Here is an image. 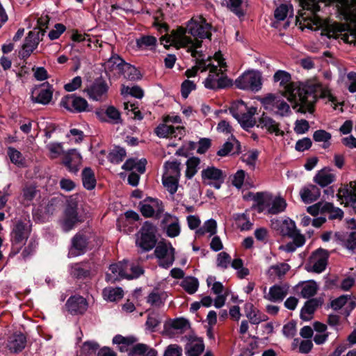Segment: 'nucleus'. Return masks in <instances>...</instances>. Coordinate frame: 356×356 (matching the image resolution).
I'll list each match as a JSON object with an SVG mask.
<instances>
[{
  "instance_id": "nucleus-1",
  "label": "nucleus",
  "mask_w": 356,
  "mask_h": 356,
  "mask_svg": "<svg viewBox=\"0 0 356 356\" xmlns=\"http://www.w3.org/2000/svg\"><path fill=\"white\" fill-rule=\"evenodd\" d=\"M291 79V74L284 70L277 71L273 76L274 81H280V86L284 87V95L290 102L294 103L293 108L299 106L298 113H305L308 111L312 113L318 99L319 86L309 81L297 86Z\"/></svg>"
},
{
  "instance_id": "nucleus-33",
  "label": "nucleus",
  "mask_w": 356,
  "mask_h": 356,
  "mask_svg": "<svg viewBox=\"0 0 356 356\" xmlns=\"http://www.w3.org/2000/svg\"><path fill=\"white\" fill-rule=\"evenodd\" d=\"M154 134L161 138H168L169 136L177 137V135H175V127L167 125L164 122L159 124L154 129Z\"/></svg>"
},
{
  "instance_id": "nucleus-57",
  "label": "nucleus",
  "mask_w": 356,
  "mask_h": 356,
  "mask_svg": "<svg viewBox=\"0 0 356 356\" xmlns=\"http://www.w3.org/2000/svg\"><path fill=\"white\" fill-rule=\"evenodd\" d=\"M289 10L286 4H281L274 11V17L277 21H283L286 19Z\"/></svg>"
},
{
  "instance_id": "nucleus-32",
  "label": "nucleus",
  "mask_w": 356,
  "mask_h": 356,
  "mask_svg": "<svg viewBox=\"0 0 356 356\" xmlns=\"http://www.w3.org/2000/svg\"><path fill=\"white\" fill-rule=\"evenodd\" d=\"M334 180V175L325 173L323 170L318 171L314 177V181L323 188L332 184Z\"/></svg>"
},
{
  "instance_id": "nucleus-18",
  "label": "nucleus",
  "mask_w": 356,
  "mask_h": 356,
  "mask_svg": "<svg viewBox=\"0 0 356 356\" xmlns=\"http://www.w3.org/2000/svg\"><path fill=\"white\" fill-rule=\"evenodd\" d=\"M258 122L257 127L266 129L270 134H275L276 136H284V132L280 129V123L272 118L266 115L264 113L259 118Z\"/></svg>"
},
{
  "instance_id": "nucleus-24",
  "label": "nucleus",
  "mask_w": 356,
  "mask_h": 356,
  "mask_svg": "<svg viewBox=\"0 0 356 356\" xmlns=\"http://www.w3.org/2000/svg\"><path fill=\"white\" fill-rule=\"evenodd\" d=\"M91 267L88 262L77 263L72 266L70 275L77 280H84L90 276Z\"/></svg>"
},
{
  "instance_id": "nucleus-43",
  "label": "nucleus",
  "mask_w": 356,
  "mask_h": 356,
  "mask_svg": "<svg viewBox=\"0 0 356 356\" xmlns=\"http://www.w3.org/2000/svg\"><path fill=\"white\" fill-rule=\"evenodd\" d=\"M317 290L318 286L316 282L311 280L302 287L301 296L305 298H309L317 293Z\"/></svg>"
},
{
  "instance_id": "nucleus-63",
  "label": "nucleus",
  "mask_w": 356,
  "mask_h": 356,
  "mask_svg": "<svg viewBox=\"0 0 356 356\" xmlns=\"http://www.w3.org/2000/svg\"><path fill=\"white\" fill-rule=\"evenodd\" d=\"M245 172L243 170H238L232 179V184L237 188H241L243 184Z\"/></svg>"
},
{
  "instance_id": "nucleus-19",
  "label": "nucleus",
  "mask_w": 356,
  "mask_h": 356,
  "mask_svg": "<svg viewBox=\"0 0 356 356\" xmlns=\"http://www.w3.org/2000/svg\"><path fill=\"white\" fill-rule=\"evenodd\" d=\"M81 160V154L75 149H70L65 155H64L62 163L69 170L70 172L76 173L79 168L76 163L80 162Z\"/></svg>"
},
{
  "instance_id": "nucleus-54",
  "label": "nucleus",
  "mask_w": 356,
  "mask_h": 356,
  "mask_svg": "<svg viewBox=\"0 0 356 356\" xmlns=\"http://www.w3.org/2000/svg\"><path fill=\"white\" fill-rule=\"evenodd\" d=\"M147 302L152 306L158 307H160L161 305L164 304L163 301L161 299V295L158 292H155L154 291H153L148 295L147 298Z\"/></svg>"
},
{
  "instance_id": "nucleus-13",
  "label": "nucleus",
  "mask_w": 356,
  "mask_h": 356,
  "mask_svg": "<svg viewBox=\"0 0 356 356\" xmlns=\"http://www.w3.org/2000/svg\"><path fill=\"white\" fill-rule=\"evenodd\" d=\"M329 252L327 250L321 248L316 250L310 257V260L314 261L312 271L316 273L324 271L327 264Z\"/></svg>"
},
{
  "instance_id": "nucleus-61",
  "label": "nucleus",
  "mask_w": 356,
  "mask_h": 356,
  "mask_svg": "<svg viewBox=\"0 0 356 356\" xmlns=\"http://www.w3.org/2000/svg\"><path fill=\"white\" fill-rule=\"evenodd\" d=\"M211 146V140L208 138H202L198 142L197 152L202 154L207 152Z\"/></svg>"
},
{
  "instance_id": "nucleus-31",
  "label": "nucleus",
  "mask_w": 356,
  "mask_h": 356,
  "mask_svg": "<svg viewBox=\"0 0 356 356\" xmlns=\"http://www.w3.org/2000/svg\"><path fill=\"white\" fill-rule=\"evenodd\" d=\"M180 286L188 293H195L199 287V281L197 278L192 276H188L181 281Z\"/></svg>"
},
{
  "instance_id": "nucleus-60",
  "label": "nucleus",
  "mask_w": 356,
  "mask_h": 356,
  "mask_svg": "<svg viewBox=\"0 0 356 356\" xmlns=\"http://www.w3.org/2000/svg\"><path fill=\"white\" fill-rule=\"evenodd\" d=\"M283 334L286 337L291 338L295 336L296 332V323L292 321L284 325Z\"/></svg>"
},
{
  "instance_id": "nucleus-8",
  "label": "nucleus",
  "mask_w": 356,
  "mask_h": 356,
  "mask_svg": "<svg viewBox=\"0 0 356 356\" xmlns=\"http://www.w3.org/2000/svg\"><path fill=\"white\" fill-rule=\"evenodd\" d=\"M84 221L83 218L79 215L78 204L75 201L70 202L64 211V216L62 222V227L64 231L69 232L74 227Z\"/></svg>"
},
{
  "instance_id": "nucleus-39",
  "label": "nucleus",
  "mask_w": 356,
  "mask_h": 356,
  "mask_svg": "<svg viewBox=\"0 0 356 356\" xmlns=\"http://www.w3.org/2000/svg\"><path fill=\"white\" fill-rule=\"evenodd\" d=\"M244 310L247 318L250 320V323L254 325H258L262 321H265L268 319L267 316H264V318H257V314H254L251 316V312H254V307L252 303L246 302L244 305Z\"/></svg>"
},
{
  "instance_id": "nucleus-3",
  "label": "nucleus",
  "mask_w": 356,
  "mask_h": 356,
  "mask_svg": "<svg viewBox=\"0 0 356 356\" xmlns=\"http://www.w3.org/2000/svg\"><path fill=\"white\" fill-rule=\"evenodd\" d=\"M103 240L95 234L79 232L71 239L70 254L73 257L84 254L88 249L99 248Z\"/></svg>"
},
{
  "instance_id": "nucleus-15",
  "label": "nucleus",
  "mask_w": 356,
  "mask_h": 356,
  "mask_svg": "<svg viewBox=\"0 0 356 356\" xmlns=\"http://www.w3.org/2000/svg\"><path fill=\"white\" fill-rule=\"evenodd\" d=\"M123 261L124 262H118L110 265L109 270L114 275H112L111 274L109 273H106V282L115 284L116 282H118L122 279H125V276H127V261L125 260H124Z\"/></svg>"
},
{
  "instance_id": "nucleus-12",
  "label": "nucleus",
  "mask_w": 356,
  "mask_h": 356,
  "mask_svg": "<svg viewBox=\"0 0 356 356\" xmlns=\"http://www.w3.org/2000/svg\"><path fill=\"white\" fill-rule=\"evenodd\" d=\"M95 115L102 122L121 124L122 122L120 112L113 106H108L105 111L98 108L95 111Z\"/></svg>"
},
{
  "instance_id": "nucleus-9",
  "label": "nucleus",
  "mask_w": 356,
  "mask_h": 356,
  "mask_svg": "<svg viewBox=\"0 0 356 356\" xmlns=\"http://www.w3.org/2000/svg\"><path fill=\"white\" fill-rule=\"evenodd\" d=\"M60 105L71 113L90 111L89 104L86 99L75 94L67 95L60 101Z\"/></svg>"
},
{
  "instance_id": "nucleus-30",
  "label": "nucleus",
  "mask_w": 356,
  "mask_h": 356,
  "mask_svg": "<svg viewBox=\"0 0 356 356\" xmlns=\"http://www.w3.org/2000/svg\"><path fill=\"white\" fill-rule=\"evenodd\" d=\"M102 295L105 300L114 302L122 299L124 292L120 287H106L103 289Z\"/></svg>"
},
{
  "instance_id": "nucleus-6",
  "label": "nucleus",
  "mask_w": 356,
  "mask_h": 356,
  "mask_svg": "<svg viewBox=\"0 0 356 356\" xmlns=\"http://www.w3.org/2000/svg\"><path fill=\"white\" fill-rule=\"evenodd\" d=\"M237 88L244 90L257 92L261 88V77L259 72L248 71L238 76L235 81Z\"/></svg>"
},
{
  "instance_id": "nucleus-25",
  "label": "nucleus",
  "mask_w": 356,
  "mask_h": 356,
  "mask_svg": "<svg viewBox=\"0 0 356 356\" xmlns=\"http://www.w3.org/2000/svg\"><path fill=\"white\" fill-rule=\"evenodd\" d=\"M338 200L343 202L345 207L350 206L356 213V193L349 191L347 188H340L337 194Z\"/></svg>"
},
{
  "instance_id": "nucleus-41",
  "label": "nucleus",
  "mask_w": 356,
  "mask_h": 356,
  "mask_svg": "<svg viewBox=\"0 0 356 356\" xmlns=\"http://www.w3.org/2000/svg\"><path fill=\"white\" fill-rule=\"evenodd\" d=\"M243 3V0H229L227 8L238 18H241L245 15V12L242 9Z\"/></svg>"
},
{
  "instance_id": "nucleus-46",
  "label": "nucleus",
  "mask_w": 356,
  "mask_h": 356,
  "mask_svg": "<svg viewBox=\"0 0 356 356\" xmlns=\"http://www.w3.org/2000/svg\"><path fill=\"white\" fill-rule=\"evenodd\" d=\"M168 237L175 238L179 235L181 228L179 224V220L176 218V221L169 224L164 229Z\"/></svg>"
},
{
  "instance_id": "nucleus-36",
  "label": "nucleus",
  "mask_w": 356,
  "mask_h": 356,
  "mask_svg": "<svg viewBox=\"0 0 356 356\" xmlns=\"http://www.w3.org/2000/svg\"><path fill=\"white\" fill-rule=\"evenodd\" d=\"M7 154L11 163L13 164L18 167H22L24 165L25 161L22 154L15 147H8L7 149Z\"/></svg>"
},
{
  "instance_id": "nucleus-2",
  "label": "nucleus",
  "mask_w": 356,
  "mask_h": 356,
  "mask_svg": "<svg viewBox=\"0 0 356 356\" xmlns=\"http://www.w3.org/2000/svg\"><path fill=\"white\" fill-rule=\"evenodd\" d=\"M248 195L255 202L252 208L259 213L268 208V213L275 215L284 211L286 207V202L284 198L279 197L273 200V195L267 192H249Z\"/></svg>"
},
{
  "instance_id": "nucleus-59",
  "label": "nucleus",
  "mask_w": 356,
  "mask_h": 356,
  "mask_svg": "<svg viewBox=\"0 0 356 356\" xmlns=\"http://www.w3.org/2000/svg\"><path fill=\"white\" fill-rule=\"evenodd\" d=\"M240 106H246V104L242 99L237 100L233 102L231 106L229 108V113L238 121L241 118V115L238 114V111Z\"/></svg>"
},
{
  "instance_id": "nucleus-14",
  "label": "nucleus",
  "mask_w": 356,
  "mask_h": 356,
  "mask_svg": "<svg viewBox=\"0 0 356 356\" xmlns=\"http://www.w3.org/2000/svg\"><path fill=\"white\" fill-rule=\"evenodd\" d=\"M108 90V86L106 81L100 76L95 79L87 89V92L90 98L98 101L104 95L107 93Z\"/></svg>"
},
{
  "instance_id": "nucleus-10",
  "label": "nucleus",
  "mask_w": 356,
  "mask_h": 356,
  "mask_svg": "<svg viewBox=\"0 0 356 356\" xmlns=\"http://www.w3.org/2000/svg\"><path fill=\"white\" fill-rule=\"evenodd\" d=\"M201 176L204 184L211 186L218 190L221 188L226 178L225 172L214 166H209L202 170Z\"/></svg>"
},
{
  "instance_id": "nucleus-53",
  "label": "nucleus",
  "mask_w": 356,
  "mask_h": 356,
  "mask_svg": "<svg viewBox=\"0 0 356 356\" xmlns=\"http://www.w3.org/2000/svg\"><path fill=\"white\" fill-rule=\"evenodd\" d=\"M331 134L323 129H318L314 131L313 139L316 142L327 143L331 139Z\"/></svg>"
},
{
  "instance_id": "nucleus-35",
  "label": "nucleus",
  "mask_w": 356,
  "mask_h": 356,
  "mask_svg": "<svg viewBox=\"0 0 356 356\" xmlns=\"http://www.w3.org/2000/svg\"><path fill=\"white\" fill-rule=\"evenodd\" d=\"M179 179V177L173 175L163 176L162 178V183L164 187L166 188L171 195H174L178 189Z\"/></svg>"
},
{
  "instance_id": "nucleus-37",
  "label": "nucleus",
  "mask_w": 356,
  "mask_h": 356,
  "mask_svg": "<svg viewBox=\"0 0 356 356\" xmlns=\"http://www.w3.org/2000/svg\"><path fill=\"white\" fill-rule=\"evenodd\" d=\"M127 62L124 61L118 54H113L111 57L106 61L105 65L106 68L110 71H113L115 69V66L119 70H124V65Z\"/></svg>"
},
{
  "instance_id": "nucleus-62",
  "label": "nucleus",
  "mask_w": 356,
  "mask_h": 356,
  "mask_svg": "<svg viewBox=\"0 0 356 356\" xmlns=\"http://www.w3.org/2000/svg\"><path fill=\"white\" fill-rule=\"evenodd\" d=\"M36 245L37 243L35 241L31 239L27 246H26L22 250L21 254L22 258L26 260L27 258L31 256L35 251Z\"/></svg>"
},
{
  "instance_id": "nucleus-7",
  "label": "nucleus",
  "mask_w": 356,
  "mask_h": 356,
  "mask_svg": "<svg viewBox=\"0 0 356 356\" xmlns=\"http://www.w3.org/2000/svg\"><path fill=\"white\" fill-rule=\"evenodd\" d=\"M212 30L216 31V29L213 28L211 24L208 23L204 18H202L200 22L191 19L188 22L186 26V31L200 39L207 38L211 40Z\"/></svg>"
},
{
  "instance_id": "nucleus-21",
  "label": "nucleus",
  "mask_w": 356,
  "mask_h": 356,
  "mask_svg": "<svg viewBox=\"0 0 356 356\" xmlns=\"http://www.w3.org/2000/svg\"><path fill=\"white\" fill-rule=\"evenodd\" d=\"M321 305V301L317 298H311L305 302L301 309L300 317L304 321H309L312 319V315L316 309Z\"/></svg>"
},
{
  "instance_id": "nucleus-17",
  "label": "nucleus",
  "mask_w": 356,
  "mask_h": 356,
  "mask_svg": "<svg viewBox=\"0 0 356 356\" xmlns=\"http://www.w3.org/2000/svg\"><path fill=\"white\" fill-rule=\"evenodd\" d=\"M53 90L52 86L48 82L43 83L40 86L37 96L31 95V100L33 103L47 105L52 99Z\"/></svg>"
},
{
  "instance_id": "nucleus-29",
  "label": "nucleus",
  "mask_w": 356,
  "mask_h": 356,
  "mask_svg": "<svg viewBox=\"0 0 356 356\" xmlns=\"http://www.w3.org/2000/svg\"><path fill=\"white\" fill-rule=\"evenodd\" d=\"M287 291H284L280 285L275 284L269 289V293L264 296V298L271 302H282L286 296Z\"/></svg>"
},
{
  "instance_id": "nucleus-45",
  "label": "nucleus",
  "mask_w": 356,
  "mask_h": 356,
  "mask_svg": "<svg viewBox=\"0 0 356 356\" xmlns=\"http://www.w3.org/2000/svg\"><path fill=\"white\" fill-rule=\"evenodd\" d=\"M161 323L159 314L155 313L149 314L147 318L145 325L147 328L152 332L156 331V327Z\"/></svg>"
},
{
  "instance_id": "nucleus-48",
  "label": "nucleus",
  "mask_w": 356,
  "mask_h": 356,
  "mask_svg": "<svg viewBox=\"0 0 356 356\" xmlns=\"http://www.w3.org/2000/svg\"><path fill=\"white\" fill-rule=\"evenodd\" d=\"M59 200L53 197L48 200L45 206L43 207V211L47 215H53L58 209Z\"/></svg>"
},
{
  "instance_id": "nucleus-49",
  "label": "nucleus",
  "mask_w": 356,
  "mask_h": 356,
  "mask_svg": "<svg viewBox=\"0 0 356 356\" xmlns=\"http://www.w3.org/2000/svg\"><path fill=\"white\" fill-rule=\"evenodd\" d=\"M168 248L165 242H160L154 250L156 257L159 259L161 261H163L168 258Z\"/></svg>"
},
{
  "instance_id": "nucleus-5",
  "label": "nucleus",
  "mask_w": 356,
  "mask_h": 356,
  "mask_svg": "<svg viewBox=\"0 0 356 356\" xmlns=\"http://www.w3.org/2000/svg\"><path fill=\"white\" fill-rule=\"evenodd\" d=\"M30 233L31 228L27 223L22 220L16 222L10 232L12 247L10 256H15L20 252L23 245L29 237Z\"/></svg>"
},
{
  "instance_id": "nucleus-40",
  "label": "nucleus",
  "mask_w": 356,
  "mask_h": 356,
  "mask_svg": "<svg viewBox=\"0 0 356 356\" xmlns=\"http://www.w3.org/2000/svg\"><path fill=\"white\" fill-rule=\"evenodd\" d=\"M127 152L124 148L116 147L108 154V159L113 163L119 164L126 157Z\"/></svg>"
},
{
  "instance_id": "nucleus-38",
  "label": "nucleus",
  "mask_w": 356,
  "mask_h": 356,
  "mask_svg": "<svg viewBox=\"0 0 356 356\" xmlns=\"http://www.w3.org/2000/svg\"><path fill=\"white\" fill-rule=\"evenodd\" d=\"M136 47L138 49H147L155 47L157 43L156 38L153 35H142L136 39Z\"/></svg>"
},
{
  "instance_id": "nucleus-11",
  "label": "nucleus",
  "mask_w": 356,
  "mask_h": 356,
  "mask_svg": "<svg viewBox=\"0 0 356 356\" xmlns=\"http://www.w3.org/2000/svg\"><path fill=\"white\" fill-rule=\"evenodd\" d=\"M65 307L72 316L83 315L88 309V302L83 296L74 295L67 299Z\"/></svg>"
},
{
  "instance_id": "nucleus-56",
  "label": "nucleus",
  "mask_w": 356,
  "mask_h": 356,
  "mask_svg": "<svg viewBox=\"0 0 356 356\" xmlns=\"http://www.w3.org/2000/svg\"><path fill=\"white\" fill-rule=\"evenodd\" d=\"M82 79L79 76L73 78L70 82L65 84L64 89L67 92H73L81 86Z\"/></svg>"
},
{
  "instance_id": "nucleus-23",
  "label": "nucleus",
  "mask_w": 356,
  "mask_h": 356,
  "mask_svg": "<svg viewBox=\"0 0 356 356\" xmlns=\"http://www.w3.org/2000/svg\"><path fill=\"white\" fill-rule=\"evenodd\" d=\"M273 225L274 229H276L283 236H291V234L297 229L295 222L290 218L282 221L277 220Z\"/></svg>"
},
{
  "instance_id": "nucleus-50",
  "label": "nucleus",
  "mask_w": 356,
  "mask_h": 356,
  "mask_svg": "<svg viewBox=\"0 0 356 356\" xmlns=\"http://www.w3.org/2000/svg\"><path fill=\"white\" fill-rule=\"evenodd\" d=\"M348 295H341L339 297L334 299L330 302V307L332 309L337 311L341 308H343V306H345L349 299Z\"/></svg>"
},
{
  "instance_id": "nucleus-44",
  "label": "nucleus",
  "mask_w": 356,
  "mask_h": 356,
  "mask_svg": "<svg viewBox=\"0 0 356 356\" xmlns=\"http://www.w3.org/2000/svg\"><path fill=\"white\" fill-rule=\"evenodd\" d=\"M197 343L193 344L187 351V356H200L204 350V344L202 339L197 338Z\"/></svg>"
},
{
  "instance_id": "nucleus-42",
  "label": "nucleus",
  "mask_w": 356,
  "mask_h": 356,
  "mask_svg": "<svg viewBox=\"0 0 356 356\" xmlns=\"http://www.w3.org/2000/svg\"><path fill=\"white\" fill-rule=\"evenodd\" d=\"M40 42V39L39 38L38 33H36V29H33V30L30 31L26 36L24 42V49L28 47L37 48Z\"/></svg>"
},
{
  "instance_id": "nucleus-22",
  "label": "nucleus",
  "mask_w": 356,
  "mask_h": 356,
  "mask_svg": "<svg viewBox=\"0 0 356 356\" xmlns=\"http://www.w3.org/2000/svg\"><path fill=\"white\" fill-rule=\"evenodd\" d=\"M300 195L302 202L309 204L318 199L321 195V191L316 185L309 184L301 189Z\"/></svg>"
},
{
  "instance_id": "nucleus-26",
  "label": "nucleus",
  "mask_w": 356,
  "mask_h": 356,
  "mask_svg": "<svg viewBox=\"0 0 356 356\" xmlns=\"http://www.w3.org/2000/svg\"><path fill=\"white\" fill-rule=\"evenodd\" d=\"M129 356H158L156 349L145 343H137L133 346L129 353Z\"/></svg>"
},
{
  "instance_id": "nucleus-16",
  "label": "nucleus",
  "mask_w": 356,
  "mask_h": 356,
  "mask_svg": "<svg viewBox=\"0 0 356 356\" xmlns=\"http://www.w3.org/2000/svg\"><path fill=\"white\" fill-rule=\"evenodd\" d=\"M26 342V336L22 332L17 331L9 337L8 347L11 352L17 353L24 349Z\"/></svg>"
},
{
  "instance_id": "nucleus-47",
  "label": "nucleus",
  "mask_w": 356,
  "mask_h": 356,
  "mask_svg": "<svg viewBox=\"0 0 356 356\" xmlns=\"http://www.w3.org/2000/svg\"><path fill=\"white\" fill-rule=\"evenodd\" d=\"M196 85L195 83L190 80H185L182 82L181 85V96L184 99H186L191 92L193 90H195Z\"/></svg>"
},
{
  "instance_id": "nucleus-4",
  "label": "nucleus",
  "mask_w": 356,
  "mask_h": 356,
  "mask_svg": "<svg viewBox=\"0 0 356 356\" xmlns=\"http://www.w3.org/2000/svg\"><path fill=\"white\" fill-rule=\"evenodd\" d=\"M157 227L150 221H145L136 234V245L143 252H149L156 247Z\"/></svg>"
},
{
  "instance_id": "nucleus-20",
  "label": "nucleus",
  "mask_w": 356,
  "mask_h": 356,
  "mask_svg": "<svg viewBox=\"0 0 356 356\" xmlns=\"http://www.w3.org/2000/svg\"><path fill=\"white\" fill-rule=\"evenodd\" d=\"M189 327V321L183 317L170 319V321H166L163 325L164 332H165L168 334H171L172 329L181 330V332H182L183 331H185L186 329Z\"/></svg>"
},
{
  "instance_id": "nucleus-27",
  "label": "nucleus",
  "mask_w": 356,
  "mask_h": 356,
  "mask_svg": "<svg viewBox=\"0 0 356 356\" xmlns=\"http://www.w3.org/2000/svg\"><path fill=\"white\" fill-rule=\"evenodd\" d=\"M137 338L134 336L123 337L121 334H116L113 338V343L118 345V349L121 353L128 351L129 347L137 341Z\"/></svg>"
},
{
  "instance_id": "nucleus-52",
  "label": "nucleus",
  "mask_w": 356,
  "mask_h": 356,
  "mask_svg": "<svg viewBox=\"0 0 356 356\" xmlns=\"http://www.w3.org/2000/svg\"><path fill=\"white\" fill-rule=\"evenodd\" d=\"M124 67H126L125 70L127 72V76L129 80L135 81L141 79L142 75L136 67L128 63H127Z\"/></svg>"
},
{
  "instance_id": "nucleus-64",
  "label": "nucleus",
  "mask_w": 356,
  "mask_h": 356,
  "mask_svg": "<svg viewBox=\"0 0 356 356\" xmlns=\"http://www.w3.org/2000/svg\"><path fill=\"white\" fill-rule=\"evenodd\" d=\"M230 261H231V257L228 253H227L225 252H222L218 254V257H217L218 266H220L223 268H227Z\"/></svg>"
},
{
  "instance_id": "nucleus-58",
  "label": "nucleus",
  "mask_w": 356,
  "mask_h": 356,
  "mask_svg": "<svg viewBox=\"0 0 356 356\" xmlns=\"http://www.w3.org/2000/svg\"><path fill=\"white\" fill-rule=\"evenodd\" d=\"M312 145V140L308 137H305L296 142L295 148L298 152H304L309 149Z\"/></svg>"
},
{
  "instance_id": "nucleus-55",
  "label": "nucleus",
  "mask_w": 356,
  "mask_h": 356,
  "mask_svg": "<svg viewBox=\"0 0 356 356\" xmlns=\"http://www.w3.org/2000/svg\"><path fill=\"white\" fill-rule=\"evenodd\" d=\"M182 348L177 344H170L168 346L164 351L163 356H181Z\"/></svg>"
},
{
  "instance_id": "nucleus-28",
  "label": "nucleus",
  "mask_w": 356,
  "mask_h": 356,
  "mask_svg": "<svg viewBox=\"0 0 356 356\" xmlns=\"http://www.w3.org/2000/svg\"><path fill=\"white\" fill-rule=\"evenodd\" d=\"M81 177L83 187L91 191L96 186L97 180L93 170L90 167H86L81 172Z\"/></svg>"
},
{
  "instance_id": "nucleus-51",
  "label": "nucleus",
  "mask_w": 356,
  "mask_h": 356,
  "mask_svg": "<svg viewBox=\"0 0 356 356\" xmlns=\"http://www.w3.org/2000/svg\"><path fill=\"white\" fill-rule=\"evenodd\" d=\"M221 76L218 78L217 83L215 86V90H218L219 89H224L227 88H229L233 85V81L228 78L227 75L220 74Z\"/></svg>"
},
{
  "instance_id": "nucleus-34",
  "label": "nucleus",
  "mask_w": 356,
  "mask_h": 356,
  "mask_svg": "<svg viewBox=\"0 0 356 356\" xmlns=\"http://www.w3.org/2000/svg\"><path fill=\"white\" fill-rule=\"evenodd\" d=\"M200 163V159L198 157L193 156L187 160L185 176L188 179H191L197 173Z\"/></svg>"
}]
</instances>
